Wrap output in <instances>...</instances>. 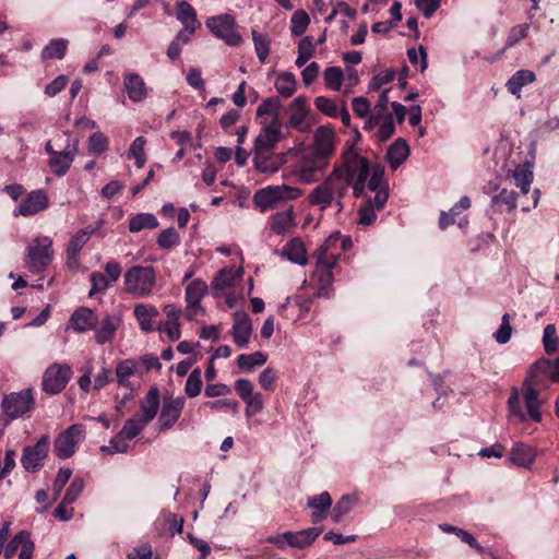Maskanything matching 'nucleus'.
I'll return each mask as SVG.
<instances>
[{"instance_id":"f257e3e1","label":"nucleus","mask_w":559,"mask_h":559,"mask_svg":"<svg viewBox=\"0 0 559 559\" xmlns=\"http://www.w3.org/2000/svg\"><path fill=\"white\" fill-rule=\"evenodd\" d=\"M369 171L368 160L361 157L353 146L347 147L342 154V163L335 165L332 173L309 193V203L321 211L335 204L337 212H341L342 200L349 186L356 198L362 195Z\"/></svg>"},{"instance_id":"f03ea898","label":"nucleus","mask_w":559,"mask_h":559,"mask_svg":"<svg viewBox=\"0 0 559 559\" xmlns=\"http://www.w3.org/2000/svg\"><path fill=\"white\" fill-rule=\"evenodd\" d=\"M559 382V357L556 359L539 358L528 369L526 378L522 385V397L525 404V411L521 406V397L516 390H513L509 397V406L512 414L520 420H533L539 423L542 413L539 411L544 400L539 397L540 391L549 386L550 383Z\"/></svg>"},{"instance_id":"7ed1b4c3","label":"nucleus","mask_w":559,"mask_h":559,"mask_svg":"<svg viewBox=\"0 0 559 559\" xmlns=\"http://www.w3.org/2000/svg\"><path fill=\"white\" fill-rule=\"evenodd\" d=\"M338 238L330 236L317 249L316 270L312 275V282L318 290V296L330 298L332 296L331 286L333 283L332 270L336 266L340 252L337 250Z\"/></svg>"},{"instance_id":"20e7f679","label":"nucleus","mask_w":559,"mask_h":559,"mask_svg":"<svg viewBox=\"0 0 559 559\" xmlns=\"http://www.w3.org/2000/svg\"><path fill=\"white\" fill-rule=\"evenodd\" d=\"M126 293L143 298L153 294L156 285V273L153 266L134 265L123 275Z\"/></svg>"},{"instance_id":"39448f33","label":"nucleus","mask_w":559,"mask_h":559,"mask_svg":"<svg viewBox=\"0 0 559 559\" xmlns=\"http://www.w3.org/2000/svg\"><path fill=\"white\" fill-rule=\"evenodd\" d=\"M302 194V190L287 185L267 186L255 192L254 204L261 211L275 207L282 201L295 200Z\"/></svg>"},{"instance_id":"423d86ee","label":"nucleus","mask_w":559,"mask_h":559,"mask_svg":"<svg viewBox=\"0 0 559 559\" xmlns=\"http://www.w3.org/2000/svg\"><path fill=\"white\" fill-rule=\"evenodd\" d=\"M52 240L49 237H38L27 247L25 264L32 273H40L52 261Z\"/></svg>"},{"instance_id":"0eeeda50","label":"nucleus","mask_w":559,"mask_h":559,"mask_svg":"<svg viewBox=\"0 0 559 559\" xmlns=\"http://www.w3.org/2000/svg\"><path fill=\"white\" fill-rule=\"evenodd\" d=\"M329 160L316 156L311 153H306L300 160L296 164L294 170L289 175H283L287 179L289 176H297L298 180L302 183H310L319 180L324 174Z\"/></svg>"},{"instance_id":"6e6552de","label":"nucleus","mask_w":559,"mask_h":559,"mask_svg":"<svg viewBox=\"0 0 559 559\" xmlns=\"http://www.w3.org/2000/svg\"><path fill=\"white\" fill-rule=\"evenodd\" d=\"M85 438V428L81 424H74L68 427L66 430L60 432L55 440L53 451L59 459L71 457L78 445Z\"/></svg>"},{"instance_id":"1a4fd4ad","label":"nucleus","mask_w":559,"mask_h":559,"mask_svg":"<svg viewBox=\"0 0 559 559\" xmlns=\"http://www.w3.org/2000/svg\"><path fill=\"white\" fill-rule=\"evenodd\" d=\"M321 532L318 527H310L299 532H285L267 537L266 542L282 550L287 546L301 549L311 545Z\"/></svg>"},{"instance_id":"9d476101","label":"nucleus","mask_w":559,"mask_h":559,"mask_svg":"<svg viewBox=\"0 0 559 559\" xmlns=\"http://www.w3.org/2000/svg\"><path fill=\"white\" fill-rule=\"evenodd\" d=\"M72 376V369L67 364L55 362L50 365L43 376V390L49 394L62 392Z\"/></svg>"},{"instance_id":"9b49d317","label":"nucleus","mask_w":559,"mask_h":559,"mask_svg":"<svg viewBox=\"0 0 559 559\" xmlns=\"http://www.w3.org/2000/svg\"><path fill=\"white\" fill-rule=\"evenodd\" d=\"M261 129L254 140L253 151H273L282 139V122L280 118L262 119Z\"/></svg>"},{"instance_id":"f8f14e48","label":"nucleus","mask_w":559,"mask_h":559,"mask_svg":"<svg viewBox=\"0 0 559 559\" xmlns=\"http://www.w3.org/2000/svg\"><path fill=\"white\" fill-rule=\"evenodd\" d=\"M206 26L216 37L223 39L229 46H238L241 43V36L234 29L235 20L229 14L209 17Z\"/></svg>"},{"instance_id":"ddd939ff","label":"nucleus","mask_w":559,"mask_h":559,"mask_svg":"<svg viewBox=\"0 0 559 559\" xmlns=\"http://www.w3.org/2000/svg\"><path fill=\"white\" fill-rule=\"evenodd\" d=\"M50 439L48 436H41L35 445L25 447L23 450L21 463L27 472H36L44 465V460L48 455Z\"/></svg>"},{"instance_id":"4468645a","label":"nucleus","mask_w":559,"mask_h":559,"mask_svg":"<svg viewBox=\"0 0 559 559\" xmlns=\"http://www.w3.org/2000/svg\"><path fill=\"white\" fill-rule=\"evenodd\" d=\"M31 390H23L7 395L2 401V409L10 419H16L27 413L33 406Z\"/></svg>"},{"instance_id":"2eb2a0df","label":"nucleus","mask_w":559,"mask_h":559,"mask_svg":"<svg viewBox=\"0 0 559 559\" xmlns=\"http://www.w3.org/2000/svg\"><path fill=\"white\" fill-rule=\"evenodd\" d=\"M254 168L262 174H275L287 163L289 152L253 151Z\"/></svg>"},{"instance_id":"dca6fc26","label":"nucleus","mask_w":559,"mask_h":559,"mask_svg":"<svg viewBox=\"0 0 559 559\" xmlns=\"http://www.w3.org/2000/svg\"><path fill=\"white\" fill-rule=\"evenodd\" d=\"M49 206V199L45 190H34L22 200L17 209L14 211V216H33L46 210Z\"/></svg>"},{"instance_id":"f3484780","label":"nucleus","mask_w":559,"mask_h":559,"mask_svg":"<svg viewBox=\"0 0 559 559\" xmlns=\"http://www.w3.org/2000/svg\"><path fill=\"white\" fill-rule=\"evenodd\" d=\"M34 548L29 533L21 531L4 547V558L11 559L16 551H20L19 559H32Z\"/></svg>"},{"instance_id":"a211bd4d","label":"nucleus","mask_w":559,"mask_h":559,"mask_svg":"<svg viewBox=\"0 0 559 559\" xmlns=\"http://www.w3.org/2000/svg\"><path fill=\"white\" fill-rule=\"evenodd\" d=\"M79 140L68 143L60 152H57L50 159L49 165L52 173L59 177L67 174L75 155L78 154Z\"/></svg>"},{"instance_id":"6ab92c4d","label":"nucleus","mask_w":559,"mask_h":559,"mask_svg":"<svg viewBox=\"0 0 559 559\" xmlns=\"http://www.w3.org/2000/svg\"><path fill=\"white\" fill-rule=\"evenodd\" d=\"M185 406L183 397L165 399L158 418L160 430L170 429L179 419Z\"/></svg>"},{"instance_id":"aec40b11","label":"nucleus","mask_w":559,"mask_h":559,"mask_svg":"<svg viewBox=\"0 0 559 559\" xmlns=\"http://www.w3.org/2000/svg\"><path fill=\"white\" fill-rule=\"evenodd\" d=\"M230 333L239 348L247 346L252 333V323L246 312H236L234 314V324Z\"/></svg>"},{"instance_id":"412c9836","label":"nucleus","mask_w":559,"mask_h":559,"mask_svg":"<svg viewBox=\"0 0 559 559\" xmlns=\"http://www.w3.org/2000/svg\"><path fill=\"white\" fill-rule=\"evenodd\" d=\"M334 151V133L332 130L320 127L314 135V147L310 152L311 154L322 157L329 160V157Z\"/></svg>"},{"instance_id":"4be33fe9","label":"nucleus","mask_w":559,"mask_h":559,"mask_svg":"<svg viewBox=\"0 0 559 559\" xmlns=\"http://www.w3.org/2000/svg\"><path fill=\"white\" fill-rule=\"evenodd\" d=\"M307 506L313 510L311 521L317 524L328 516L329 510L332 507V498L328 491H324L320 495L309 497Z\"/></svg>"},{"instance_id":"5701e85b","label":"nucleus","mask_w":559,"mask_h":559,"mask_svg":"<svg viewBox=\"0 0 559 559\" xmlns=\"http://www.w3.org/2000/svg\"><path fill=\"white\" fill-rule=\"evenodd\" d=\"M288 126L299 131H305V119L308 114L307 99L304 96L296 97L288 108Z\"/></svg>"},{"instance_id":"b1692460","label":"nucleus","mask_w":559,"mask_h":559,"mask_svg":"<svg viewBox=\"0 0 559 559\" xmlns=\"http://www.w3.org/2000/svg\"><path fill=\"white\" fill-rule=\"evenodd\" d=\"M121 324V318L118 314H107L96 329L95 340L98 344L103 345L110 342L118 328Z\"/></svg>"},{"instance_id":"393cba45","label":"nucleus","mask_w":559,"mask_h":559,"mask_svg":"<svg viewBox=\"0 0 559 559\" xmlns=\"http://www.w3.org/2000/svg\"><path fill=\"white\" fill-rule=\"evenodd\" d=\"M133 313L143 332H152L154 330V320L159 316V311L155 306L135 305Z\"/></svg>"},{"instance_id":"a878e982","label":"nucleus","mask_w":559,"mask_h":559,"mask_svg":"<svg viewBox=\"0 0 559 559\" xmlns=\"http://www.w3.org/2000/svg\"><path fill=\"white\" fill-rule=\"evenodd\" d=\"M159 408V391L156 386H153L147 392L146 396L141 402V411L140 414L136 415L141 419L144 420V423H151Z\"/></svg>"},{"instance_id":"bb28decb","label":"nucleus","mask_w":559,"mask_h":559,"mask_svg":"<svg viewBox=\"0 0 559 559\" xmlns=\"http://www.w3.org/2000/svg\"><path fill=\"white\" fill-rule=\"evenodd\" d=\"M176 8L177 20L183 25V27L190 32H195L201 26V23L197 19L195 10L186 0L177 1Z\"/></svg>"},{"instance_id":"cd10ccee","label":"nucleus","mask_w":559,"mask_h":559,"mask_svg":"<svg viewBox=\"0 0 559 559\" xmlns=\"http://www.w3.org/2000/svg\"><path fill=\"white\" fill-rule=\"evenodd\" d=\"M409 146L404 139H397L386 151L390 167L396 170L408 157Z\"/></svg>"},{"instance_id":"c85d7f7f","label":"nucleus","mask_w":559,"mask_h":559,"mask_svg":"<svg viewBox=\"0 0 559 559\" xmlns=\"http://www.w3.org/2000/svg\"><path fill=\"white\" fill-rule=\"evenodd\" d=\"M536 457L535 450L526 444H515L509 455V461L520 467L530 468Z\"/></svg>"},{"instance_id":"c756f323","label":"nucleus","mask_w":559,"mask_h":559,"mask_svg":"<svg viewBox=\"0 0 559 559\" xmlns=\"http://www.w3.org/2000/svg\"><path fill=\"white\" fill-rule=\"evenodd\" d=\"M242 276L241 269H223L214 277L212 288L217 292H224L235 286L237 280Z\"/></svg>"},{"instance_id":"7c9ffc66","label":"nucleus","mask_w":559,"mask_h":559,"mask_svg":"<svg viewBox=\"0 0 559 559\" xmlns=\"http://www.w3.org/2000/svg\"><path fill=\"white\" fill-rule=\"evenodd\" d=\"M73 329L79 332H85L93 329L97 323V318L90 308H80L71 316Z\"/></svg>"},{"instance_id":"2f4dec72","label":"nucleus","mask_w":559,"mask_h":559,"mask_svg":"<svg viewBox=\"0 0 559 559\" xmlns=\"http://www.w3.org/2000/svg\"><path fill=\"white\" fill-rule=\"evenodd\" d=\"M535 80L536 75L533 71L519 70L508 80L507 88L512 95L520 98L522 88L533 83Z\"/></svg>"},{"instance_id":"473e14b6","label":"nucleus","mask_w":559,"mask_h":559,"mask_svg":"<svg viewBox=\"0 0 559 559\" xmlns=\"http://www.w3.org/2000/svg\"><path fill=\"white\" fill-rule=\"evenodd\" d=\"M284 257L293 263L306 265L308 262L307 251L301 240L295 238L289 240L283 248Z\"/></svg>"},{"instance_id":"72a5a7b5","label":"nucleus","mask_w":559,"mask_h":559,"mask_svg":"<svg viewBox=\"0 0 559 559\" xmlns=\"http://www.w3.org/2000/svg\"><path fill=\"white\" fill-rule=\"evenodd\" d=\"M124 87L129 98L133 102H141L146 96L144 81L139 74H128L124 79Z\"/></svg>"},{"instance_id":"f704fd0d","label":"nucleus","mask_w":559,"mask_h":559,"mask_svg":"<svg viewBox=\"0 0 559 559\" xmlns=\"http://www.w3.org/2000/svg\"><path fill=\"white\" fill-rule=\"evenodd\" d=\"M156 227H158V221L151 213H139L129 219V230L131 233H139L146 228L154 229Z\"/></svg>"},{"instance_id":"c9c22d12","label":"nucleus","mask_w":559,"mask_h":559,"mask_svg":"<svg viewBox=\"0 0 559 559\" xmlns=\"http://www.w3.org/2000/svg\"><path fill=\"white\" fill-rule=\"evenodd\" d=\"M69 40L66 38L51 39L41 50V58L62 59L68 50Z\"/></svg>"},{"instance_id":"e433bc0d","label":"nucleus","mask_w":559,"mask_h":559,"mask_svg":"<svg viewBox=\"0 0 559 559\" xmlns=\"http://www.w3.org/2000/svg\"><path fill=\"white\" fill-rule=\"evenodd\" d=\"M136 372V362L133 359H124L116 366V379L119 385L124 388H131L130 377Z\"/></svg>"},{"instance_id":"4c0bfd02","label":"nucleus","mask_w":559,"mask_h":559,"mask_svg":"<svg viewBox=\"0 0 559 559\" xmlns=\"http://www.w3.org/2000/svg\"><path fill=\"white\" fill-rule=\"evenodd\" d=\"M513 178L518 188L521 189L523 194L528 193L531 185L534 179L532 166L524 164L515 168Z\"/></svg>"},{"instance_id":"58836bf2","label":"nucleus","mask_w":559,"mask_h":559,"mask_svg":"<svg viewBox=\"0 0 559 559\" xmlns=\"http://www.w3.org/2000/svg\"><path fill=\"white\" fill-rule=\"evenodd\" d=\"M357 502V497L354 495L343 496L333 507L331 518L335 523H340L343 518L350 512Z\"/></svg>"},{"instance_id":"ea45409f","label":"nucleus","mask_w":559,"mask_h":559,"mask_svg":"<svg viewBox=\"0 0 559 559\" xmlns=\"http://www.w3.org/2000/svg\"><path fill=\"white\" fill-rule=\"evenodd\" d=\"M294 224L293 211L287 210L277 212L272 216L271 228L274 233L283 235L289 230Z\"/></svg>"},{"instance_id":"a19ab883","label":"nucleus","mask_w":559,"mask_h":559,"mask_svg":"<svg viewBox=\"0 0 559 559\" xmlns=\"http://www.w3.org/2000/svg\"><path fill=\"white\" fill-rule=\"evenodd\" d=\"M296 79L290 72H283L277 75L275 88L283 97H290L296 91Z\"/></svg>"},{"instance_id":"79ce46f5","label":"nucleus","mask_w":559,"mask_h":559,"mask_svg":"<svg viewBox=\"0 0 559 559\" xmlns=\"http://www.w3.org/2000/svg\"><path fill=\"white\" fill-rule=\"evenodd\" d=\"M267 357L262 352H255L253 354H241L238 356L237 365L245 371H251L254 367L264 365Z\"/></svg>"},{"instance_id":"37998d69","label":"nucleus","mask_w":559,"mask_h":559,"mask_svg":"<svg viewBox=\"0 0 559 559\" xmlns=\"http://www.w3.org/2000/svg\"><path fill=\"white\" fill-rule=\"evenodd\" d=\"M98 227L87 226L74 234L67 247L68 251L80 252L91 236L97 231Z\"/></svg>"},{"instance_id":"c03bdc74","label":"nucleus","mask_w":559,"mask_h":559,"mask_svg":"<svg viewBox=\"0 0 559 559\" xmlns=\"http://www.w3.org/2000/svg\"><path fill=\"white\" fill-rule=\"evenodd\" d=\"M282 108L281 99L276 96L264 99L257 108V116L262 118L266 115L271 116V119L280 118V110Z\"/></svg>"},{"instance_id":"a18cd8bd","label":"nucleus","mask_w":559,"mask_h":559,"mask_svg":"<svg viewBox=\"0 0 559 559\" xmlns=\"http://www.w3.org/2000/svg\"><path fill=\"white\" fill-rule=\"evenodd\" d=\"M207 292L206 284L201 280L192 281L186 287V301L187 304H200L201 299Z\"/></svg>"},{"instance_id":"49530a36","label":"nucleus","mask_w":559,"mask_h":559,"mask_svg":"<svg viewBox=\"0 0 559 559\" xmlns=\"http://www.w3.org/2000/svg\"><path fill=\"white\" fill-rule=\"evenodd\" d=\"M145 139L143 136H138L130 145L128 152V158L134 159L138 168H142L146 162V155L144 152Z\"/></svg>"},{"instance_id":"de8ad7c7","label":"nucleus","mask_w":559,"mask_h":559,"mask_svg":"<svg viewBox=\"0 0 559 559\" xmlns=\"http://www.w3.org/2000/svg\"><path fill=\"white\" fill-rule=\"evenodd\" d=\"M325 86L332 91H340L344 79L340 67H329L323 73Z\"/></svg>"},{"instance_id":"09e8293b","label":"nucleus","mask_w":559,"mask_h":559,"mask_svg":"<svg viewBox=\"0 0 559 559\" xmlns=\"http://www.w3.org/2000/svg\"><path fill=\"white\" fill-rule=\"evenodd\" d=\"M252 39L257 57L261 63H264L270 53V40L266 35L257 31H252Z\"/></svg>"},{"instance_id":"8fccbe9b","label":"nucleus","mask_w":559,"mask_h":559,"mask_svg":"<svg viewBox=\"0 0 559 559\" xmlns=\"http://www.w3.org/2000/svg\"><path fill=\"white\" fill-rule=\"evenodd\" d=\"M559 338L555 324H548L544 329L543 346L547 355H552L557 352Z\"/></svg>"},{"instance_id":"3c124183","label":"nucleus","mask_w":559,"mask_h":559,"mask_svg":"<svg viewBox=\"0 0 559 559\" xmlns=\"http://www.w3.org/2000/svg\"><path fill=\"white\" fill-rule=\"evenodd\" d=\"M147 425L138 416L129 418L124 421L123 427L121 429L122 437H126L128 440H132L135 438Z\"/></svg>"},{"instance_id":"603ef678","label":"nucleus","mask_w":559,"mask_h":559,"mask_svg":"<svg viewBox=\"0 0 559 559\" xmlns=\"http://www.w3.org/2000/svg\"><path fill=\"white\" fill-rule=\"evenodd\" d=\"M314 46L310 37H304L298 44V57L296 59V66L302 67L313 56Z\"/></svg>"},{"instance_id":"864d4df0","label":"nucleus","mask_w":559,"mask_h":559,"mask_svg":"<svg viewBox=\"0 0 559 559\" xmlns=\"http://www.w3.org/2000/svg\"><path fill=\"white\" fill-rule=\"evenodd\" d=\"M492 205L504 206L510 212L516 207V193L512 190L503 189L497 197L491 200Z\"/></svg>"},{"instance_id":"5fc2aeb1","label":"nucleus","mask_w":559,"mask_h":559,"mask_svg":"<svg viewBox=\"0 0 559 559\" xmlns=\"http://www.w3.org/2000/svg\"><path fill=\"white\" fill-rule=\"evenodd\" d=\"M202 380L200 369H194L188 377L185 392L189 397H195L201 393Z\"/></svg>"},{"instance_id":"6e6d98bb","label":"nucleus","mask_w":559,"mask_h":559,"mask_svg":"<svg viewBox=\"0 0 559 559\" xmlns=\"http://www.w3.org/2000/svg\"><path fill=\"white\" fill-rule=\"evenodd\" d=\"M384 176V169L381 166H376L371 170V176L369 181L367 182V188L370 191H378L381 189H388V183L383 179ZM366 187V183H365Z\"/></svg>"},{"instance_id":"4d7b16f0","label":"nucleus","mask_w":559,"mask_h":559,"mask_svg":"<svg viewBox=\"0 0 559 559\" xmlns=\"http://www.w3.org/2000/svg\"><path fill=\"white\" fill-rule=\"evenodd\" d=\"M309 22H310V19L306 11H304V10L295 11L292 16L293 34L301 35L306 31Z\"/></svg>"},{"instance_id":"13d9d810","label":"nucleus","mask_w":559,"mask_h":559,"mask_svg":"<svg viewBox=\"0 0 559 559\" xmlns=\"http://www.w3.org/2000/svg\"><path fill=\"white\" fill-rule=\"evenodd\" d=\"M314 105L318 110L323 112L324 115L331 117V118H337L338 117V107L337 105L330 98L325 96H318L314 99Z\"/></svg>"},{"instance_id":"bf43d9fd","label":"nucleus","mask_w":559,"mask_h":559,"mask_svg":"<svg viewBox=\"0 0 559 559\" xmlns=\"http://www.w3.org/2000/svg\"><path fill=\"white\" fill-rule=\"evenodd\" d=\"M127 438L122 437V433L119 432L118 436L114 437L108 445H103L100 450L105 453L114 454V453H124L129 449V444L127 443Z\"/></svg>"},{"instance_id":"052dcab7","label":"nucleus","mask_w":559,"mask_h":559,"mask_svg":"<svg viewBox=\"0 0 559 559\" xmlns=\"http://www.w3.org/2000/svg\"><path fill=\"white\" fill-rule=\"evenodd\" d=\"M108 148V138L102 132L93 133L88 139V151L93 154H102Z\"/></svg>"},{"instance_id":"680f3d73","label":"nucleus","mask_w":559,"mask_h":559,"mask_svg":"<svg viewBox=\"0 0 559 559\" xmlns=\"http://www.w3.org/2000/svg\"><path fill=\"white\" fill-rule=\"evenodd\" d=\"M90 281L92 284L88 296H94L98 293H104L110 285V282L107 280L106 275L100 272H93L90 276Z\"/></svg>"},{"instance_id":"e2e57ef3","label":"nucleus","mask_w":559,"mask_h":559,"mask_svg":"<svg viewBox=\"0 0 559 559\" xmlns=\"http://www.w3.org/2000/svg\"><path fill=\"white\" fill-rule=\"evenodd\" d=\"M84 489V480L81 477H74L63 496V503H73L81 496Z\"/></svg>"},{"instance_id":"0e129e2a","label":"nucleus","mask_w":559,"mask_h":559,"mask_svg":"<svg viewBox=\"0 0 559 559\" xmlns=\"http://www.w3.org/2000/svg\"><path fill=\"white\" fill-rule=\"evenodd\" d=\"M512 326L510 324V316L504 313L502 317V322L499 329L493 333V337L499 344H506L510 341L512 336Z\"/></svg>"},{"instance_id":"69168bd1","label":"nucleus","mask_w":559,"mask_h":559,"mask_svg":"<svg viewBox=\"0 0 559 559\" xmlns=\"http://www.w3.org/2000/svg\"><path fill=\"white\" fill-rule=\"evenodd\" d=\"M157 243L162 249H170L179 243V235L173 227L164 229L157 238Z\"/></svg>"},{"instance_id":"338daca9","label":"nucleus","mask_w":559,"mask_h":559,"mask_svg":"<svg viewBox=\"0 0 559 559\" xmlns=\"http://www.w3.org/2000/svg\"><path fill=\"white\" fill-rule=\"evenodd\" d=\"M246 403V416L253 417L263 409V399L260 392H255L249 399L243 401Z\"/></svg>"},{"instance_id":"774afa93","label":"nucleus","mask_w":559,"mask_h":559,"mask_svg":"<svg viewBox=\"0 0 559 559\" xmlns=\"http://www.w3.org/2000/svg\"><path fill=\"white\" fill-rule=\"evenodd\" d=\"M72 475V471L70 468H60L56 479L52 485V496L53 500H57L63 489V487L67 485V483L70 480Z\"/></svg>"}]
</instances>
